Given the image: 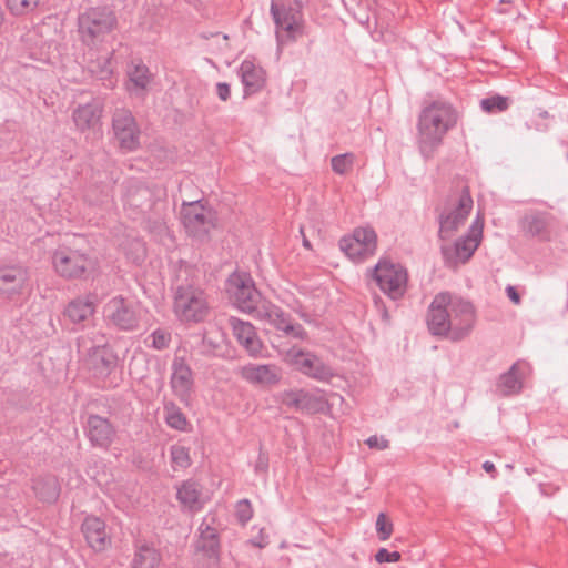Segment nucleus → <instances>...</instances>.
I'll return each instance as SVG.
<instances>
[{
	"instance_id": "obj_1",
	"label": "nucleus",
	"mask_w": 568,
	"mask_h": 568,
	"mask_svg": "<svg viewBox=\"0 0 568 568\" xmlns=\"http://www.w3.org/2000/svg\"><path fill=\"white\" fill-rule=\"evenodd\" d=\"M476 321L473 304L448 292L434 296L426 316L428 331L434 336L459 341L473 329Z\"/></svg>"
},
{
	"instance_id": "obj_2",
	"label": "nucleus",
	"mask_w": 568,
	"mask_h": 568,
	"mask_svg": "<svg viewBox=\"0 0 568 568\" xmlns=\"http://www.w3.org/2000/svg\"><path fill=\"white\" fill-rule=\"evenodd\" d=\"M225 294L229 302L239 311L256 315L274 325L277 329L284 331L294 336H302L301 326L291 324L288 316L276 305L270 302L261 304V295L255 288L254 281L246 273H232L225 283Z\"/></svg>"
},
{
	"instance_id": "obj_3",
	"label": "nucleus",
	"mask_w": 568,
	"mask_h": 568,
	"mask_svg": "<svg viewBox=\"0 0 568 568\" xmlns=\"http://www.w3.org/2000/svg\"><path fill=\"white\" fill-rule=\"evenodd\" d=\"M457 121L458 113L448 102L433 101L422 109L417 123V144L425 159L434 155Z\"/></svg>"
},
{
	"instance_id": "obj_4",
	"label": "nucleus",
	"mask_w": 568,
	"mask_h": 568,
	"mask_svg": "<svg viewBox=\"0 0 568 568\" xmlns=\"http://www.w3.org/2000/svg\"><path fill=\"white\" fill-rule=\"evenodd\" d=\"M53 272L67 281L84 280L97 271V261L89 253L60 246L51 255Z\"/></svg>"
},
{
	"instance_id": "obj_5",
	"label": "nucleus",
	"mask_w": 568,
	"mask_h": 568,
	"mask_svg": "<svg viewBox=\"0 0 568 568\" xmlns=\"http://www.w3.org/2000/svg\"><path fill=\"white\" fill-rule=\"evenodd\" d=\"M473 209V199L467 186L460 191L452 192L438 216L442 240L450 239L455 232L465 223Z\"/></svg>"
},
{
	"instance_id": "obj_6",
	"label": "nucleus",
	"mask_w": 568,
	"mask_h": 568,
	"mask_svg": "<svg viewBox=\"0 0 568 568\" xmlns=\"http://www.w3.org/2000/svg\"><path fill=\"white\" fill-rule=\"evenodd\" d=\"M271 13L280 43L296 40L304 33L302 6L297 0H272Z\"/></svg>"
},
{
	"instance_id": "obj_7",
	"label": "nucleus",
	"mask_w": 568,
	"mask_h": 568,
	"mask_svg": "<svg viewBox=\"0 0 568 568\" xmlns=\"http://www.w3.org/2000/svg\"><path fill=\"white\" fill-rule=\"evenodd\" d=\"M484 220L477 215L467 233L457 239L453 244L442 245L444 263L449 268H456L467 263L483 240Z\"/></svg>"
},
{
	"instance_id": "obj_8",
	"label": "nucleus",
	"mask_w": 568,
	"mask_h": 568,
	"mask_svg": "<svg viewBox=\"0 0 568 568\" xmlns=\"http://www.w3.org/2000/svg\"><path fill=\"white\" fill-rule=\"evenodd\" d=\"M181 217L187 234L197 240L209 237L217 225L215 212L201 201L184 203Z\"/></svg>"
},
{
	"instance_id": "obj_9",
	"label": "nucleus",
	"mask_w": 568,
	"mask_h": 568,
	"mask_svg": "<svg viewBox=\"0 0 568 568\" xmlns=\"http://www.w3.org/2000/svg\"><path fill=\"white\" fill-rule=\"evenodd\" d=\"M209 303L200 288L194 286L179 287L175 301L174 312L180 321L184 323H199L209 315Z\"/></svg>"
},
{
	"instance_id": "obj_10",
	"label": "nucleus",
	"mask_w": 568,
	"mask_h": 568,
	"mask_svg": "<svg viewBox=\"0 0 568 568\" xmlns=\"http://www.w3.org/2000/svg\"><path fill=\"white\" fill-rule=\"evenodd\" d=\"M373 276L378 287L392 300L402 298L408 284L407 270L399 263L379 261L373 270Z\"/></svg>"
},
{
	"instance_id": "obj_11",
	"label": "nucleus",
	"mask_w": 568,
	"mask_h": 568,
	"mask_svg": "<svg viewBox=\"0 0 568 568\" xmlns=\"http://www.w3.org/2000/svg\"><path fill=\"white\" fill-rule=\"evenodd\" d=\"M112 132L116 146L123 153L134 152L140 148L141 132L138 123L128 110H118L112 119Z\"/></svg>"
},
{
	"instance_id": "obj_12",
	"label": "nucleus",
	"mask_w": 568,
	"mask_h": 568,
	"mask_svg": "<svg viewBox=\"0 0 568 568\" xmlns=\"http://www.w3.org/2000/svg\"><path fill=\"white\" fill-rule=\"evenodd\" d=\"M284 361L301 373L320 381H328L333 372L314 354L297 347L286 352Z\"/></svg>"
},
{
	"instance_id": "obj_13",
	"label": "nucleus",
	"mask_w": 568,
	"mask_h": 568,
	"mask_svg": "<svg viewBox=\"0 0 568 568\" xmlns=\"http://www.w3.org/2000/svg\"><path fill=\"white\" fill-rule=\"evenodd\" d=\"M113 26V14L104 9L91 8L79 18V30L87 42H93L99 37L110 32Z\"/></svg>"
},
{
	"instance_id": "obj_14",
	"label": "nucleus",
	"mask_w": 568,
	"mask_h": 568,
	"mask_svg": "<svg viewBox=\"0 0 568 568\" xmlns=\"http://www.w3.org/2000/svg\"><path fill=\"white\" fill-rule=\"evenodd\" d=\"M229 323L233 336L250 356H264L263 352L265 346L252 323L240 320L237 317H231Z\"/></svg>"
},
{
	"instance_id": "obj_15",
	"label": "nucleus",
	"mask_w": 568,
	"mask_h": 568,
	"mask_svg": "<svg viewBox=\"0 0 568 568\" xmlns=\"http://www.w3.org/2000/svg\"><path fill=\"white\" fill-rule=\"evenodd\" d=\"M241 376L247 383L270 388L282 379V371L274 364H247L241 368Z\"/></svg>"
},
{
	"instance_id": "obj_16",
	"label": "nucleus",
	"mask_w": 568,
	"mask_h": 568,
	"mask_svg": "<svg viewBox=\"0 0 568 568\" xmlns=\"http://www.w3.org/2000/svg\"><path fill=\"white\" fill-rule=\"evenodd\" d=\"M81 530L87 545L95 552L105 551L111 547L112 539L106 530L105 523L95 516H88Z\"/></svg>"
},
{
	"instance_id": "obj_17",
	"label": "nucleus",
	"mask_w": 568,
	"mask_h": 568,
	"mask_svg": "<svg viewBox=\"0 0 568 568\" xmlns=\"http://www.w3.org/2000/svg\"><path fill=\"white\" fill-rule=\"evenodd\" d=\"M281 403L296 410L314 413L324 405L323 396L306 389H287L280 394Z\"/></svg>"
},
{
	"instance_id": "obj_18",
	"label": "nucleus",
	"mask_w": 568,
	"mask_h": 568,
	"mask_svg": "<svg viewBox=\"0 0 568 568\" xmlns=\"http://www.w3.org/2000/svg\"><path fill=\"white\" fill-rule=\"evenodd\" d=\"M106 316L123 329H133L139 322V310L121 297L112 298L105 307Z\"/></svg>"
},
{
	"instance_id": "obj_19",
	"label": "nucleus",
	"mask_w": 568,
	"mask_h": 568,
	"mask_svg": "<svg viewBox=\"0 0 568 568\" xmlns=\"http://www.w3.org/2000/svg\"><path fill=\"white\" fill-rule=\"evenodd\" d=\"M95 311V300L93 295H80L72 298L65 306L63 315L73 324H80L89 321Z\"/></svg>"
},
{
	"instance_id": "obj_20",
	"label": "nucleus",
	"mask_w": 568,
	"mask_h": 568,
	"mask_svg": "<svg viewBox=\"0 0 568 568\" xmlns=\"http://www.w3.org/2000/svg\"><path fill=\"white\" fill-rule=\"evenodd\" d=\"M88 436L93 445L106 448L115 438V429L106 418L92 415L88 419Z\"/></svg>"
},
{
	"instance_id": "obj_21",
	"label": "nucleus",
	"mask_w": 568,
	"mask_h": 568,
	"mask_svg": "<svg viewBox=\"0 0 568 568\" xmlns=\"http://www.w3.org/2000/svg\"><path fill=\"white\" fill-rule=\"evenodd\" d=\"M239 73L246 95L261 91L266 83L265 71L251 60L241 63Z\"/></svg>"
},
{
	"instance_id": "obj_22",
	"label": "nucleus",
	"mask_w": 568,
	"mask_h": 568,
	"mask_svg": "<svg viewBox=\"0 0 568 568\" xmlns=\"http://www.w3.org/2000/svg\"><path fill=\"white\" fill-rule=\"evenodd\" d=\"M551 216L548 213L531 212L526 214L520 222L525 234L547 241L550 237Z\"/></svg>"
},
{
	"instance_id": "obj_23",
	"label": "nucleus",
	"mask_w": 568,
	"mask_h": 568,
	"mask_svg": "<svg viewBox=\"0 0 568 568\" xmlns=\"http://www.w3.org/2000/svg\"><path fill=\"white\" fill-rule=\"evenodd\" d=\"M102 109L95 103H87L80 105L73 112V121L75 126L84 132L97 130L100 126Z\"/></svg>"
},
{
	"instance_id": "obj_24",
	"label": "nucleus",
	"mask_w": 568,
	"mask_h": 568,
	"mask_svg": "<svg viewBox=\"0 0 568 568\" xmlns=\"http://www.w3.org/2000/svg\"><path fill=\"white\" fill-rule=\"evenodd\" d=\"M23 271L16 266L0 267V298H11L22 287Z\"/></svg>"
},
{
	"instance_id": "obj_25",
	"label": "nucleus",
	"mask_w": 568,
	"mask_h": 568,
	"mask_svg": "<svg viewBox=\"0 0 568 568\" xmlns=\"http://www.w3.org/2000/svg\"><path fill=\"white\" fill-rule=\"evenodd\" d=\"M196 550L210 559H217L220 554V540L217 532L210 526L200 527V536L196 541Z\"/></svg>"
},
{
	"instance_id": "obj_26",
	"label": "nucleus",
	"mask_w": 568,
	"mask_h": 568,
	"mask_svg": "<svg viewBox=\"0 0 568 568\" xmlns=\"http://www.w3.org/2000/svg\"><path fill=\"white\" fill-rule=\"evenodd\" d=\"M171 384L174 392L182 397L185 396L192 388V372L181 358H176L173 363Z\"/></svg>"
},
{
	"instance_id": "obj_27",
	"label": "nucleus",
	"mask_w": 568,
	"mask_h": 568,
	"mask_svg": "<svg viewBox=\"0 0 568 568\" xmlns=\"http://www.w3.org/2000/svg\"><path fill=\"white\" fill-rule=\"evenodd\" d=\"M91 367L99 375H108L118 366V356L109 347H99L90 356Z\"/></svg>"
},
{
	"instance_id": "obj_28",
	"label": "nucleus",
	"mask_w": 568,
	"mask_h": 568,
	"mask_svg": "<svg viewBox=\"0 0 568 568\" xmlns=\"http://www.w3.org/2000/svg\"><path fill=\"white\" fill-rule=\"evenodd\" d=\"M162 561V556L159 549L149 546H140L132 560L133 568H156Z\"/></svg>"
},
{
	"instance_id": "obj_29",
	"label": "nucleus",
	"mask_w": 568,
	"mask_h": 568,
	"mask_svg": "<svg viewBox=\"0 0 568 568\" xmlns=\"http://www.w3.org/2000/svg\"><path fill=\"white\" fill-rule=\"evenodd\" d=\"M377 248V234L369 227L357 229V260L375 254Z\"/></svg>"
},
{
	"instance_id": "obj_30",
	"label": "nucleus",
	"mask_w": 568,
	"mask_h": 568,
	"mask_svg": "<svg viewBox=\"0 0 568 568\" xmlns=\"http://www.w3.org/2000/svg\"><path fill=\"white\" fill-rule=\"evenodd\" d=\"M497 388L504 396H510L520 393L523 383L518 375L517 364H514L506 373L500 375Z\"/></svg>"
},
{
	"instance_id": "obj_31",
	"label": "nucleus",
	"mask_w": 568,
	"mask_h": 568,
	"mask_svg": "<svg viewBox=\"0 0 568 568\" xmlns=\"http://www.w3.org/2000/svg\"><path fill=\"white\" fill-rule=\"evenodd\" d=\"M128 90L131 93L139 94L146 89L150 83L149 69L145 65H133L128 72Z\"/></svg>"
},
{
	"instance_id": "obj_32",
	"label": "nucleus",
	"mask_w": 568,
	"mask_h": 568,
	"mask_svg": "<svg viewBox=\"0 0 568 568\" xmlns=\"http://www.w3.org/2000/svg\"><path fill=\"white\" fill-rule=\"evenodd\" d=\"M40 0H6V8L13 17H26L34 12Z\"/></svg>"
},
{
	"instance_id": "obj_33",
	"label": "nucleus",
	"mask_w": 568,
	"mask_h": 568,
	"mask_svg": "<svg viewBox=\"0 0 568 568\" xmlns=\"http://www.w3.org/2000/svg\"><path fill=\"white\" fill-rule=\"evenodd\" d=\"M165 422L176 430L185 432L189 428V422L182 410L173 404L165 406Z\"/></svg>"
},
{
	"instance_id": "obj_34",
	"label": "nucleus",
	"mask_w": 568,
	"mask_h": 568,
	"mask_svg": "<svg viewBox=\"0 0 568 568\" xmlns=\"http://www.w3.org/2000/svg\"><path fill=\"white\" fill-rule=\"evenodd\" d=\"M481 109L487 113L504 112L509 106V100L506 97L493 95L480 101Z\"/></svg>"
},
{
	"instance_id": "obj_35",
	"label": "nucleus",
	"mask_w": 568,
	"mask_h": 568,
	"mask_svg": "<svg viewBox=\"0 0 568 568\" xmlns=\"http://www.w3.org/2000/svg\"><path fill=\"white\" fill-rule=\"evenodd\" d=\"M171 462L174 468H187L191 465L189 449L181 445H174L171 448Z\"/></svg>"
},
{
	"instance_id": "obj_36",
	"label": "nucleus",
	"mask_w": 568,
	"mask_h": 568,
	"mask_svg": "<svg viewBox=\"0 0 568 568\" xmlns=\"http://www.w3.org/2000/svg\"><path fill=\"white\" fill-rule=\"evenodd\" d=\"M376 531L381 540H387L393 532V524L384 513H381L377 516Z\"/></svg>"
},
{
	"instance_id": "obj_37",
	"label": "nucleus",
	"mask_w": 568,
	"mask_h": 568,
	"mask_svg": "<svg viewBox=\"0 0 568 568\" xmlns=\"http://www.w3.org/2000/svg\"><path fill=\"white\" fill-rule=\"evenodd\" d=\"M353 166L352 154H342L332 159V168L338 174L349 172Z\"/></svg>"
},
{
	"instance_id": "obj_38",
	"label": "nucleus",
	"mask_w": 568,
	"mask_h": 568,
	"mask_svg": "<svg viewBox=\"0 0 568 568\" xmlns=\"http://www.w3.org/2000/svg\"><path fill=\"white\" fill-rule=\"evenodd\" d=\"M201 494H203L202 488L192 479L184 481L178 491L179 497H192Z\"/></svg>"
},
{
	"instance_id": "obj_39",
	"label": "nucleus",
	"mask_w": 568,
	"mask_h": 568,
	"mask_svg": "<svg viewBox=\"0 0 568 568\" xmlns=\"http://www.w3.org/2000/svg\"><path fill=\"white\" fill-rule=\"evenodd\" d=\"M151 338H152V346L155 349H164L169 346V344L171 342L170 333H168L163 329H158V331L153 332V334L151 335Z\"/></svg>"
},
{
	"instance_id": "obj_40",
	"label": "nucleus",
	"mask_w": 568,
	"mask_h": 568,
	"mask_svg": "<svg viewBox=\"0 0 568 568\" xmlns=\"http://www.w3.org/2000/svg\"><path fill=\"white\" fill-rule=\"evenodd\" d=\"M236 515L242 523L247 521L252 517V507L247 499H241L237 501Z\"/></svg>"
},
{
	"instance_id": "obj_41",
	"label": "nucleus",
	"mask_w": 568,
	"mask_h": 568,
	"mask_svg": "<svg viewBox=\"0 0 568 568\" xmlns=\"http://www.w3.org/2000/svg\"><path fill=\"white\" fill-rule=\"evenodd\" d=\"M375 559L379 564H382V562H396V561H398L400 559V554L398 551L389 552L387 549L381 548L376 552Z\"/></svg>"
},
{
	"instance_id": "obj_42",
	"label": "nucleus",
	"mask_w": 568,
	"mask_h": 568,
	"mask_svg": "<svg viewBox=\"0 0 568 568\" xmlns=\"http://www.w3.org/2000/svg\"><path fill=\"white\" fill-rule=\"evenodd\" d=\"M365 443L372 449L384 450L388 448L389 442L384 436L373 435L368 437Z\"/></svg>"
},
{
	"instance_id": "obj_43",
	"label": "nucleus",
	"mask_w": 568,
	"mask_h": 568,
	"mask_svg": "<svg viewBox=\"0 0 568 568\" xmlns=\"http://www.w3.org/2000/svg\"><path fill=\"white\" fill-rule=\"evenodd\" d=\"M355 235L349 234L341 239L339 248L349 257L354 256Z\"/></svg>"
},
{
	"instance_id": "obj_44",
	"label": "nucleus",
	"mask_w": 568,
	"mask_h": 568,
	"mask_svg": "<svg viewBox=\"0 0 568 568\" xmlns=\"http://www.w3.org/2000/svg\"><path fill=\"white\" fill-rule=\"evenodd\" d=\"M216 92L222 101H226L231 95V89L227 83L221 82L216 85Z\"/></svg>"
},
{
	"instance_id": "obj_45",
	"label": "nucleus",
	"mask_w": 568,
	"mask_h": 568,
	"mask_svg": "<svg viewBox=\"0 0 568 568\" xmlns=\"http://www.w3.org/2000/svg\"><path fill=\"white\" fill-rule=\"evenodd\" d=\"M268 535L264 532V529L262 528L260 530V537L257 538H253L251 540L252 545L256 546V547H260V548H263L267 545L268 542Z\"/></svg>"
},
{
	"instance_id": "obj_46",
	"label": "nucleus",
	"mask_w": 568,
	"mask_h": 568,
	"mask_svg": "<svg viewBox=\"0 0 568 568\" xmlns=\"http://www.w3.org/2000/svg\"><path fill=\"white\" fill-rule=\"evenodd\" d=\"M506 293H507V296L509 297V300L518 305L520 303V295L518 294V292L516 291V288L511 285H508L506 287Z\"/></svg>"
},
{
	"instance_id": "obj_47",
	"label": "nucleus",
	"mask_w": 568,
	"mask_h": 568,
	"mask_svg": "<svg viewBox=\"0 0 568 568\" xmlns=\"http://www.w3.org/2000/svg\"><path fill=\"white\" fill-rule=\"evenodd\" d=\"M483 468L486 473L488 474H491L494 476V474L496 473V468H495V465L489 462V460H486L484 464H483Z\"/></svg>"
},
{
	"instance_id": "obj_48",
	"label": "nucleus",
	"mask_w": 568,
	"mask_h": 568,
	"mask_svg": "<svg viewBox=\"0 0 568 568\" xmlns=\"http://www.w3.org/2000/svg\"><path fill=\"white\" fill-rule=\"evenodd\" d=\"M365 1H366V7H367L368 9H371V8H372V4H373V3H375V0H365Z\"/></svg>"
},
{
	"instance_id": "obj_49",
	"label": "nucleus",
	"mask_w": 568,
	"mask_h": 568,
	"mask_svg": "<svg viewBox=\"0 0 568 568\" xmlns=\"http://www.w3.org/2000/svg\"><path fill=\"white\" fill-rule=\"evenodd\" d=\"M135 245L138 248H140L142 252L144 251L143 244L139 241L135 242Z\"/></svg>"
},
{
	"instance_id": "obj_50",
	"label": "nucleus",
	"mask_w": 568,
	"mask_h": 568,
	"mask_svg": "<svg viewBox=\"0 0 568 568\" xmlns=\"http://www.w3.org/2000/svg\"><path fill=\"white\" fill-rule=\"evenodd\" d=\"M539 116L547 118L548 116V112L547 111H541V112H539Z\"/></svg>"
},
{
	"instance_id": "obj_51",
	"label": "nucleus",
	"mask_w": 568,
	"mask_h": 568,
	"mask_svg": "<svg viewBox=\"0 0 568 568\" xmlns=\"http://www.w3.org/2000/svg\"><path fill=\"white\" fill-rule=\"evenodd\" d=\"M304 246L307 247V248L311 247V244H310V242L307 240L304 241Z\"/></svg>"
},
{
	"instance_id": "obj_52",
	"label": "nucleus",
	"mask_w": 568,
	"mask_h": 568,
	"mask_svg": "<svg viewBox=\"0 0 568 568\" xmlns=\"http://www.w3.org/2000/svg\"><path fill=\"white\" fill-rule=\"evenodd\" d=\"M361 23H363V24H367V26H368V23H369V19L367 18L365 21L361 20Z\"/></svg>"
},
{
	"instance_id": "obj_53",
	"label": "nucleus",
	"mask_w": 568,
	"mask_h": 568,
	"mask_svg": "<svg viewBox=\"0 0 568 568\" xmlns=\"http://www.w3.org/2000/svg\"><path fill=\"white\" fill-rule=\"evenodd\" d=\"M526 128H527L528 130H530V129L532 128V125H530L529 123H526Z\"/></svg>"
},
{
	"instance_id": "obj_54",
	"label": "nucleus",
	"mask_w": 568,
	"mask_h": 568,
	"mask_svg": "<svg viewBox=\"0 0 568 568\" xmlns=\"http://www.w3.org/2000/svg\"><path fill=\"white\" fill-rule=\"evenodd\" d=\"M547 128L545 126L542 130H546ZM536 130H541L539 126H536Z\"/></svg>"
}]
</instances>
